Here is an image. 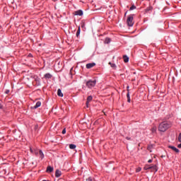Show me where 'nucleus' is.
<instances>
[{
	"label": "nucleus",
	"instance_id": "1",
	"mask_svg": "<svg viewBox=\"0 0 181 181\" xmlns=\"http://www.w3.org/2000/svg\"><path fill=\"white\" fill-rule=\"evenodd\" d=\"M170 128V124L168 122H163L158 126V131L160 132H165L166 130Z\"/></svg>",
	"mask_w": 181,
	"mask_h": 181
},
{
	"label": "nucleus",
	"instance_id": "2",
	"mask_svg": "<svg viewBox=\"0 0 181 181\" xmlns=\"http://www.w3.org/2000/svg\"><path fill=\"white\" fill-rule=\"evenodd\" d=\"M95 84H97L96 80H89L86 82V86L88 88H93V87H95Z\"/></svg>",
	"mask_w": 181,
	"mask_h": 181
},
{
	"label": "nucleus",
	"instance_id": "3",
	"mask_svg": "<svg viewBox=\"0 0 181 181\" xmlns=\"http://www.w3.org/2000/svg\"><path fill=\"white\" fill-rule=\"evenodd\" d=\"M127 23L128 26H134V15L131 14L127 17Z\"/></svg>",
	"mask_w": 181,
	"mask_h": 181
},
{
	"label": "nucleus",
	"instance_id": "4",
	"mask_svg": "<svg viewBox=\"0 0 181 181\" xmlns=\"http://www.w3.org/2000/svg\"><path fill=\"white\" fill-rule=\"evenodd\" d=\"M150 170H151V172L156 173L158 172V166L156 165H150Z\"/></svg>",
	"mask_w": 181,
	"mask_h": 181
},
{
	"label": "nucleus",
	"instance_id": "5",
	"mask_svg": "<svg viewBox=\"0 0 181 181\" xmlns=\"http://www.w3.org/2000/svg\"><path fill=\"white\" fill-rule=\"evenodd\" d=\"M168 148L170 149H172V151H173L176 153H179V152H180L177 148H176V147H175L173 146H168Z\"/></svg>",
	"mask_w": 181,
	"mask_h": 181
},
{
	"label": "nucleus",
	"instance_id": "6",
	"mask_svg": "<svg viewBox=\"0 0 181 181\" xmlns=\"http://www.w3.org/2000/svg\"><path fill=\"white\" fill-rule=\"evenodd\" d=\"M95 66V63H89L86 64V69H93Z\"/></svg>",
	"mask_w": 181,
	"mask_h": 181
},
{
	"label": "nucleus",
	"instance_id": "7",
	"mask_svg": "<svg viewBox=\"0 0 181 181\" xmlns=\"http://www.w3.org/2000/svg\"><path fill=\"white\" fill-rule=\"evenodd\" d=\"M91 101H93V96L90 95L87 98L86 107H88V104H90V103H91Z\"/></svg>",
	"mask_w": 181,
	"mask_h": 181
},
{
	"label": "nucleus",
	"instance_id": "8",
	"mask_svg": "<svg viewBox=\"0 0 181 181\" xmlns=\"http://www.w3.org/2000/svg\"><path fill=\"white\" fill-rule=\"evenodd\" d=\"M75 15H76L78 16H83V11L78 10V11H75Z\"/></svg>",
	"mask_w": 181,
	"mask_h": 181
},
{
	"label": "nucleus",
	"instance_id": "9",
	"mask_svg": "<svg viewBox=\"0 0 181 181\" xmlns=\"http://www.w3.org/2000/svg\"><path fill=\"white\" fill-rule=\"evenodd\" d=\"M42 105V103L40 101H37L36 103V105L33 107L34 110H36V108H39Z\"/></svg>",
	"mask_w": 181,
	"mask_h": 181
},
{
	"label": "nucleus",
	"instance_id": "10",
	"mask_svg": "<svg viewBox=\"0 0 181 181\" xmlns=\"http://www.w3.org/2000/svg\"><path fill=\"white\" fill-rule=\"evenodd\" d=\"M53 170H54L53 167L49 165L47 168V171L46 172H47L48 173H52V172H53Z\"/></svg>",
	"mask_w": 181,
	"mask_h": 181
},
{
	"label": "nucleus",
	"instance_id": "11",
	"mask_svg": "<svg viewBox=\"0 0 181 181\" xmlns=\"http://www.w3.org/2000/svg\"><path fill=\"white\" fill-rule=\"evenodd\" d=\"M55 176L57 177H60V176H62V171L57 170L55 172Z\"/></svg>",
	"mask_w": 181,
	"mask_h": 181
},
{
	"label": "nucleus",
	"instance_id": "12",
	"mask_svg": "<svg viewBox=\"0 0 181 181\" xmlns=\"http://www.w3.org/2000/svg\"><path fill=\"white\" fill-rule=\"evenodd\" d=\"M38 155L41 159H43L45 158V154L43 153V151H42V150H39Z\"/></svg>",
	"mask_w": 181,
	"mask_h": 181
},
{
	"label": "nucleus",
	"instance_id": "13",
	"mask_svg": "<svg viewBox=\"0 0 181 181\" xmlns=\"http://www.w3.org/2000/svg\"><path fill=\"white\" fill-rule=\"evenodd\" d=\"M123 59L124 63H128V62H129V57H128L127 55H124Z\"/></svg>",
	"mask_w": 181,
	"mask_h": 181
},
{
	"label": "nucleus",
	"instance_id": "14",
	"mask_svg": "<svg viewBox=\"0 0 181 181\" xmlns=\"http://www.w3.org/2000/svg\"><path fill=\"white\" fill-rule=\"evenodd\" d=\"M57 95L59 97H63V93H62V90L61 89H58V90H57Z\"/></svg>",
	"mask_w": 181,
	"mask_h": 181
},
{
	"label": "nucleus",
	"instance_id": "15",
	"mask_svg": "<svg viewBox=\"0 0 181 181\" xmlns=\"http://www.w3.org/2000/svg\"><path fill=\"white\" fill-rule=\"evenodd\" d=\"M45 78H52V74H46L45 75Z\"/></svg>",
	"mask_w": 181,
	"mask_h": 181
},
{
	"label": "nucleus",
	"instance_id": "16",
	"mask_svg": "<svg viewBox=\"0 0 181 181\" xmlns=\"http://www.w3.org/2000/svg\"><path fill=\"white\" fill-rule=\"evenodd\" d=\"M127 103H131V97L129 96V92L127 93Z\"/></svg>",
	"mask_w": 181,
	"mask_h": 181
},
{
	"label": "nucleus",
	"instance_id": "17",
	"mask_svg": "<svg viewBox=\"0 0 181 181\" xmlns=\"http://www.w3.org/2000/svg\"><path fill=\"white\" fill-rule=\"evenodd\" d=\"M153 148V145H149L147 147L148 151H150V152H152V148Z\"/></svg>",
	"mask_w": 181,
	"mask_h": 181
},
{
	"label": "nucleus",
	"instance_id": "18",
	"mask_svg": "<svg viewBox=\"0 0 181 181\" xmlns=\"http://www.w3.org/2000/svg\"><path fill=\"white\" fill-rule=\"evenodd\" d=\"M80 32H81L80 27H78V30L76 32V37H78V36H80Z\"/></svg>",
	"mask_w": 181,
	"mask_h": 181
},
{
	"label": "nucleus",
	"instance_id": "19",
	"mask_svg": "<svg viewBox=\"0 0 181 181\" xmlns=\"http://www.w3.org/2000/svg\"><path fill=\"white\" fill-rule=\"evenodd\" d=\"M151 132L152 134H155V132H156V127L151 128Z\"/></svg>",
	"mask_w": 181,
	"mask_h": 181
},
{
	"label": "nucleus",
	"instance_id": "20",
	"mask_svg": "<svg viewBox=\"0 0 181 181\" xmlns=\"http://www.w3.org/2000/svg\"><path fill=\"white\" fill-rule=\"evenodd\" d=\"M69 148H70V149H76V145L75 144H70Z\"/></svg>",
	"mask_w": 181,
	"mask_h": 181
},
{
	"label": "nucleus",
	"instance_id": "21",
	"mask_svg": "<svg viewBox=\"0 0 181 181\" xmlns=\"http://www.w3.org/2000/svg\"><path fill=\"white\" fill-rule=\"evenodd\" d=\"M110 66H111V67H112V69H115V67H117V66L115 65V64H112L111 62H109Z\"/></svg>",
	"mask_w": 181,
	"mask_h": 181
},
{
	"label": "nucleus",
	"instance_id": "22",
	"mask_svg": "<svg viewBox=\"0 0 181 181\" xmlns=\"http://www.w3.org/2000/svg\"><path fill=\"white\" fill-rule=\"evenodd\" d=\"M34 154L35 156H37L39 155V150L34 149Z\"/></svg>",
	"mask_w": 181,
	"mask_h": 181
},
{
	"label": "nucleus",
	"instance_id": "23",
	"mask_svg": "<svg viewBox=\"0 0 181 181\" xmlns=\"http://www.w3.org/2000/svg\"><path fill=\"white\" fill-rule=\"evenodd\" d=\"M134 9H136V6H135L134 5L130 7L129 11H134Z\"/></svg>",
	"mask_w": 181,
	"mask_h": 181
},
{
	"label": "nucleus",
	"instance_id": "24",
	"mask_svg": "<svg viewBox=\"0 0 181 181\" xmlns=\"http://www.w3.org/2000/svg\"><path fill=\"white\" fill-rule=\"evenodd\" d=\"M110 42H111V40L110 38H106L105 40V43H110Z\"/></svg>",
	"mask_w": 181,
	"mask_h": 181
},
{
	"label": "nucleus",
	"instance_id": "25",
	"mask_svg": "<svg viewBox=\"0 0 181 181\" xmlns=\"http://www.w3.org/2000/svg\"><path fill=\"white\" fill-rule=\"evenodd\" d=\"M149 169H151V165H146V166L144 167V170H149Z\"/></svg>",
	"mask_w": 181,
	"mask_h": 181
},
{
	"label": "nucleus",
	"instance_id": "26",
	"mask_svg": "<svg viewBox=\"0 0 181 181\" xmlns=\"http://www.w3.org/2000/svg\"><path fill=\"white\" fill-rule=\"evenodd\" d=\"M35 81H37L38 84H40V79L39 78H35Z\"/></svg>",
	"mask_w": 181,
	"mask_h": 181
},
{
	"label": "nucleus",
	"instance_id": "27",
	"mask_svg": "<svg viewBox=\"0 0 181 181\" xmlns=\"http://www.w3.org/2000/svg\"><path fill=\"white\" fill-rule=\"evenodd\" d=\"M141 168H138L136 170V172H141Z\"/></svg>",
	"mask_w": 181,
	"mask_h": 181
},
{
	"label": "nucleus",
	"instance_id": "28",
	"mask_svg": "<svg viewBox=\"0 0 181 181\" xmlns=\"http://www.w3.org/2000/svg\"><path fill=\"white\" fill-rule=\"evenodd\" d=\"M30 151L31 153H35V150H33V148H30Z\"/></svg>",
	"mask_w": 181,
	"mask_h": 181
},
{
	"label": "nucleus",
	"instance_id": "29",
	"mask_svg": "<svg viewBox=\"0 0 181 181\" xmlns=\"http://www.w3.org/2000/svg\"><path fill=\"white\" fill-rule=\"evenodd\" d=\"M87 181H93V179L91 177H89L88 179H86Z\"/></svg>",
	"mask_w": 181,
	"mask_h": 181
},
{
	"label": "nucleus",
	"instance_id": "30",
	"mask_svg": "<svg viewBox=\"0 0 181 181\" xmlns=\"http://www.w3.org/2000/svg\"><path fill=\"white\" fill-rule=\"evenodd\" d=\"M62 134H66V129H64L62 130Z\"/></svg>",
	"mask_w": 181,
	"mask_h": 181
},
{
	"label": "nucleus",
	"instance_id": "31",
	"mask_svg": "<svg viewBox=\"0 0 181 181\" xmlns=\"http://www.w3.org/2000/svg\"><path fill=\"white\" fill-rule=\"evenodd\" d=\"M126 139H127L128 141H131V137H126Z\"/></svg>",
	"mask_w": 181,
	"mask_h": 181
},
{
	"label": "nucleus",
	"instance_id": "32",
	"mask_svg": "<svg viewBox=\"0 0 181 181\" xmlns=\"http://www.w3.org/2000/svg\"><path fill=\"white\" fill-rule=\"evenodd\" d=\"M148 163H152V159L148 160Z\"/></svg>",
	"mask_w": 181,
	"mask_h": 181
},
{
	"label": "nucleus",
	"instance_id": "33",
	"mask_svg": "<svg viewBox=\"0 0 181 181\" xmlns=\"http://www.w3.org/2000/svg\"><path fill=\"white\" fill-rule=\"evenodd\" d=\"M84 26H85V24H84V23H83L81 24V28H84Z\"/></svg>",
	"mask_w": 181,
	"mask_h": 181
},
{
	"label": "nucleus",
	"instance_id": "34",
	"mask_svg": "<svg viewBox=\"0 0 181 181\" xmlns=\"http://www.w3.org/2000/svg\"><path fill=\"white\" fill-rule=\"evenodd\" d=\"M151 8L149 7V8H147V11H151Z\"/></svg>",
	"mask_w": 181,
	"mask_h": 181
},
{
	"label": "nucleus",
	"instance_id": "35",
	"mask_svg": "<svg viewBox=\"0 0 181 181\" xmlns=\"http://www.w3.org/2000/svg\"><path fill=\"white\" fill-rule=\"evenodd\" d=\"M0 108H2V105L0 103Z\"/></svg>",
	"mask_w": 181,
	"mask_h": 181
},
{
	"label": "nucleus",
	"instance_id": "36",
	"mask_svg": "<svg viewBox=\"0 0 181 181\" xmlns=\"http://www.w3.org/2000/svg\"><path fill=\"white\" fill-rule=\"evenodd\" d=\"M8 93H9V90H7V91H6V94H8Z\"/></svg>",
	"mask_w": 181,
	"mask_h": 181
},
{
	"label": "nucleus",
	"instance_id": "37",
	"mask_svg": "<svg viewBox=\"0 0 181 181\" xmlns=\"http://www.w3.org/2000/svg\"><path fill=\"white\" fill-rule=\"evenodd\" d=\"M29 56H30V57H31V56H32V54H29Z\"/></svg>",
	"mask_w": 181,
	"mask_h": 181
},
{
	"label": "nucleus",
	"instance_id": "38",
	"mask_svg": "<svg viewBox=\"0 0 181 181\" xmlns=\"http://www.w3.org/2000/svg\"><path fill=\"white\" fill-rule=\"evenodd\" d=\"M127 88H129V86H127Z\"/></svg>",
	"mask_w": 181,
	"mask_h": 181
}]
</instances>
